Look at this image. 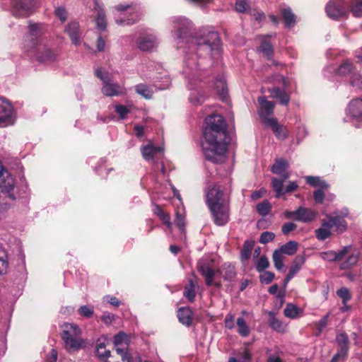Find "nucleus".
Segmentation results:
<instances>
[{
	"label": "nucleus",
	"instance_id": "nucleus-8",
	"mask_svg": "<svg viewBox=\"0 0 362 362\" xmlns=\"http://www.w3.org/2000/svg\"><path fill=\"white\" fill-rule=\"evenodd\" d=\"M115 8L117 11L120 13L129 10V13L132 16V18H124L122 17L116 18L115 21L119 25H132L139 21V19L141 18L140 8L136 5H134L133 4H119L117 5Z\"/></svg>",
	"mask_w": 362,
	"mask_h": 362
},
{
	"label": "nucleus",
	"instance_id": "nucleus-50",
	"mask_svg": "<svg viewBox=\"0 0 362 362\" xmlns=\"http://www.w3.org/2000/svg\"><path fill=\"white\" fill-rule=\"evenodd\" d=\"M78 311L81 316L90 317L93 315V307L90 305H82L78 308Z\"/></svg>",
	"mask_w": 362,
	"mask_h": 362
},
{
	"label": "nucleus",
	"instance_id": "nucleus-43",
	"mask_svg": "<svg viewBox=\"0 0 362 362\" xmlns=\"http://www.w3.org/2000/svg\"><path fill=\"white\" fill-rule=\"evenodd\" d=\"M156 148L152 145H147L141 148V153L143 157L149 160L153 158V155L156 153Z\"/></svg>",
	"mask_w": 362,
	"mask_h": 362
},
{
	"label": "nucleus",
	"instance_id": "nucleus-60",
	"mask_svg": "<svg viewBox=\"0 0 362 362\" xmlns=\"http://www.w3.org/2000/svg\"><path fill=\"white\" fill-rule=\"evenodd\" d=\"M296 228L297 226L292 222L286 223L282 226V233L284 235H288L290 232L296 230Z\"/></svg>",
	"mask_w": 362,
	"mask_h": 362
},
{
	"label": "nucleus",
	"instance_id": "nucleus-48",
	"mask_svg": "<svg viewBox=\"0 0 362 362\" xmlns=\"http://www.w3.org/2000/svg\"><path fill=\"white\" fill-rule=\"evenodd\" d=\"M269 266V262L268 258L265 255H262L258 259L256 264V269L259 272H262L264 271Z\"/></svg>",
	"mask_w": 362,
	"mask_h": 362
},
{
	"label": "nucleus",
	"instance_id": "nucleus-29",
	"mask_svg": "<svg viewBox=\"0 0 362 362\" xmlns=\"http://www.w3.org/2000/svg\"><path fill=\"white\" fill-rule=\"evenodd\" d=\"M327 220L329 221L332 228L336 227L337 230L342 233L346 228V223L343 217L341 216H327Z\"/></svg>",
	"mask_w": 362,
	"mask_h": 362
},
{
	"label": "nucleus",
	"instance_id": "nucleus-20",
	"mask_svg": "<svg viewBox=\"0 0 362 362\" xmlns=\"http://www.w3.org/2000/svg\"><path fill=\"white\" fill-rule=\"evenodd\" d=\"M179 321L184 325L189 327L193 320V313L189 307L180 308L177 311Z\"/></svg>",
	"mask_w": 362,
	"mask_h": 362
},
{
	"label": "nucleus",
	"instance_id": "nucleus-45",
	"mask_svg": "<svg viewBox=\"0 0 362 362\" xmlns=\"http://www.w3.org/2000/svg\"><path fill=\"white\" fill-rule=\"evenodd\" d=\"M95 23L98 29L101 30H105L106 29V19L103 10L101 9L98 11Z\"/></svg>",
	"mask_w": 362,
	"mask_h": 362
},
{
	"label": "nucleus",
	"instance_id": "nucleus-62",
	"mask_svg": "<svg viewBox=\"0 0 362 362\" xmlns=\"http://www.w3.org/2000/svg\"><path fill=\"white\" fill-rule=\"evenodd\" d=\"M225 326L226 328L231 329L234 327V316L228 313L226 315L225 320H224Z\"/></svg>",
	"mask_w": 362,
	"mask_h": 362
},
{
	"label": "nucleus",
	"instance_id": "nucleus-63",
	"mask_svg": "<svg viewBox=\"0 0 362 362\" xmlns=\"http://www.w3.org/2000/svg\"><path fill=\"white\" fill-rule=\"evenodd\" d=\"M175 223L177 226L180 228L181 231H183L185 229V217L180 214L179 212L176 213V218Z\"/></svg>",
	"mask_w": 362,
	"mask_h": 362
},
{
	"label": "nucleus",
	"instance_id": "nucleus-58",
	"mask_svg": "<svg viewBox=\"0 0 362 362\" xmlns=\"http://www.w3.org/2000/svg\"><path fill=\"white\" fill-rule=\"evenodd\" d=\"M351 246L348 245L344 247L339 252H335L336 255V261H340L341 260L345 255H348L351 250Z\"/></svg>",
	"mask_w": 362,
	"mask_h": 362
},
{
	"label": "nucleus",
	"instance_id": "nucleus-3",
	"mask_svg": "<svg viewBox=\"0 0 362 362\" xmlns=\"http://www.w3.org/2000/svg\"><path fill=\"white\" fill-rule=\"evenodd\" d=\"M206 203L216 225L222 226L229 221L228 199L218 185H209L206 190Z\"/></svg>",
	"mask_w": 362,
	"mask_h": 362
},
{
	"label": "nucleus",
	"instance_id": "nucleus-51",
	"mask_svg": "<svg viewBox=\"0 0 362 362\" xmlns=\"http://www.w3.org/2000/svg\"><path fill=\"white\" fill-rule=\"evenodd\" d=\"M275 238V234L272 232L265 231L263 232L259 238V243L262 244H267L272 241Z\"/></svg>",
	"mask_w": 362,
	"mask_h": 362
},
{
	"label": "nucleus",
	"instance_id": "nucleus-41",
	"mask_svg": "<svg viewBox=\"0 0 362 362\" xmlns=\"http://www.w3.org/2000/svg\"><path fill=\"white\" fill-rule=\"evenodd\" d=\"M354 69V66L352 63L349 61H344L338 68L337 74L345 76L349 73H351Z\"/></svg>",
	"mask_w": 362,
	"mask_h": 362
},
{
	"label": "nucleus",
	"instance_id": "nucleus-59",
	"mask_svg": "<svg viewBox=\"0 0 362 362\" xmlns=\"http://www.w3.org/2000/svg\"><path fill=\"white\" fill-rule=\"evenodd\" d=\"M54 13L62 22H64L67 19V12L62 6L57 7L54 11Z\"/></svg>",
	"mask_w": 362,
	"mask_h": 362
},
{
	"label": "nucleus",
	"instance_id": "nucleus-17",
	"mask_svg": "<svg viewBox=\"0 0 362 362\" xmlns=\"http://www.w3.org/2000/svg\"><path fill=\"white\" fill-rule=\"evenodd\" d=\"M288 168V162L283 158H280L276 160L271 170L274 174L279 175V179L287 180L290 177V175L287 171Z\"/></svg>",
	"mask_w": 362,
	"mask_h": 362
},
{
	"label": "nucleus",
	"instance_id": "nucleus-28",
	"mask_svg": "<svg viewBox=\"0 0 362 362\" xmlns=\"http://www.w3.org/2000/svg\"><path fill=\"white\" fill-rule=\"evenodd\" d=\"M361 252L359 250H354L352 253L349 255L346 259L341 264L340 269H347L356 264V263L358 261Z\"/></svg>",
	"mask_w": 362,
	"mask_h": 362
},
{
	"label": "nucleus",
	"instance_id": "nucleus-22",
	"mask_svg": "<svg viewBox=\"0 0 362 362\" xmlns=\"http://www.w3.org/2000/svg\"><path fill=\"white\" fill-rule=\"evenodd\" d=\"M258 51L262 52L268 59H271L274 54V48L267 36L261 37L260 45Z\"/></svg>",
	"mask_w": 362,
	"mask_h": 362
},
{
	"label": "nucleus",
	"instance_id": "nucleus-16",
	"mask_svg": "<svg viewBox=\"0 0 362 362\" xmlns=\"http://www.w3.org/2000/svg\"><path fill=\"white\" fill-rule=\"evenodd\" d=\"M13 108L6 100L0 98V125H7L11 122Z\"/></svg>",
	"mask_w": 362,
	"mask_h": 362
},
{
	"label": "nucleus",
	"instance_id": "nucleus-24",
	"mask_svg": "<svg viewBox=\"0 0 362 362\" xmlns=\"http://www.w3.org/2000/svg\"><path fill=\"white\" fill-rule=\"evenodd\" d=\"M332 226L328 220H323L321 227L315 230V235L318 240H325L328 238L331 232Z\"/></svg>",
	"mask_w": 362,
	"mask_h": 362
},
{
	"label": "nucleus",
	"instance_id": "nucleus-11",
	"mask_svg": "<svg viewBox=\"0 0 362 362\" xmlns=\"http://www.w3.org/2000/svg\"><path fill=\"white\" fill-rule=\"evenodd\" d=\"M33 0H11L13 13L18 18H27L32 13Z\"/></svg>",
	"mask_w": 362,
	"mask_h": 362
},
{
	"label": "nucleus",
	"instance_id": "nucleus-14",
	"mask_svg": "<svg viewBox=\"0 0 362 362\" xmlns=\"http://www.w3.org/2000/svg\"><path fill=\"white\" fill-rule=\"evenodd\" d=\"M138 48L143 52H149L158 46L157 37L149 33L141 35L136 41Z\"/></svg>",
	"mask_w": 362,
	"mask_h": 362
},
{
	"label": "nucleus",
	"instance_id": "nucleus-33",
	"mask_svg": "<svg viewBox=\"0 0 362 362\" xmlns=\"http://www.w3.org/2000/svg\"><path fill=\"white\" fill-rule=\"evenodd\" d=\"M255 243L252 240H246L245 241L243 248L240 252V257L242 261L247 260L252 253V248L254 247Z\"/></svg>",
	"mask_w": 362,
	"mask_h": 362
},
{
	"label": "nucleus",
	"instance_id": "nucleus-21",
	"mask_svg": "<svg viewBox=\"0 0 362 362\" xmlns=\"http://www.w3.org/2000/svg\"><path fill=\"white\" fill-rule=\"evenodd\" d=\"M268 91L269 92L271 97L272 98L279 100L281 105H286L288 104L290 101V95L284 90H281L279 87H274L272 88H269Z\"/></svg>",
	"mask_w": 362,
	"mask_h": 362
},
{
	"label": "nucleus",
	"instance_id": "nucleus-15",
	"mask_svg": "<svg viewBox=\"0 0 362 362\" xmlns=\"http://www.w3.org/2000/svg\"><path fill=\"white\" fill-rule=\"evenodd\" d=\"M65 33L69 36L71 42L78 46L81 43V32L80 30L79 23L76 21L70 22L65 28Z\"/></svg>",
	"mask_w": 362,
	"mask_h": 362
},
{
	"label": "nucleus",
	"instance_id": "nucleus-49",
	"mask_svg": "<svg viewBox=\"0 0 362 362\" xmlns=\"http://www.w3.org/2000/svg\"><path fill=\"white\" fill-rule=\"evenodd\" d=\"M351 85L357 90L362 89V76L358 74H353L350 80Z\"/></svg>",
	"mask_w": 362,
	"mask_h": 362
},
{
	"label": "nucleus",
	"instance_id": "nucleus-5",
	"mask_svg": "<svg viewBox=\"0 0 362 362\" xmlns=\"http://www.w3.org/2000/svg\"><path fill=\"white\" fill-rule=\"evenodd\" d=\"M62 338L69 351H76L81 348L82 341L80 339L81 329L78 325L71 323H65L63 325Z\"/></svg>",
	"mask_w": 362,
	"mask_h": 362
},
{
	"label": "nucleus",
	"instance_id": "nucleus-26",
	"mask_svg": "<svg viewBox=\"0 0 362 362\" xmlns=\"http://www.w3.org/2000/svg\"><path fill=\"white\" fill-rule=\"evenodd\" d=\"M281 14L284 20L285 25L286 27H293L296 23V16L292 12L290 7L281 8Z\"/></svg>",
	"mask_w": 362,
	"mask_h": 362
},
{
	"label": "nucleus",
	"instance_id": "nucleus-52",
	"mask_svg": "<svg viewBox=\"0 0 362 362\" xmlns=\"http://www.w3.org/2000/svg\"><path fill=\"white\" fill-rule=\"evenodd\" d=\"M55 59L54 53L50 49H46L40 57L39 60L40 62H49Z\"/></svg>",
	"mask_w": 362,
	"mask_h": 362
},
{
	"label": "nucleus",
	"instance_id": "nucleus-9",
	"mask_svg": "<svg viewBox=\"0 0 362 362\" xmlns=\"http://www.w3.org/2000/svg\"><path fill=\"white\" fill-rule=\"evenodd\" d=\"M113 344L117 354L121 356L123 362H133L128 352L129 338L125 333L119 332L116 334L113 339Z\"/></svg>",
	"mask_w": 362,
	"mask_h": 362
},
{
	"label": "nucleus",
	"instance_id": "nucleus-1",
	"mask_svg": "<svg viewBox=\"0 0 362 362\" xmlns=\"http://www.w3.org/2000/svg\"><path fill=\"white\" fill-rule=\"evenodd\" d=\"M173 23V37L177 44H188L189 49H194L197 52L194 57L186 59V65L189 71H185L189 82L196 81L197 77L196 71L200 69L201 64L197 62L198 52H204L207 54L219 53V35L217 32L209 31L199 37L195 36L193 23L185 18H176Z\"/></svg>",
	"mask_w": 362,
	"mask_h": 362
},
{
	"label": "nucleus",
	"instance_id": "nucleus-40",
	"mask_svg": "<svg viewBox=\"0 0 362 362\" xmlns=\"http://www.w3.org/2000/svg\"><path fill=\"white\" fill-rule=\"evenodd\" d=\"M214 88L216 90V92L223 98L226 96L227 87L223 78L221 77L215 81Z\"/></svg>",
	"mask_w": 362,
	"mask_h": 362
},
{
	"label": "nucleus",
	"instance_id": "nucleus-25",
	"mask_svg": "<svg viewBox=\"0 0 362 362\" xmlns=\"http://www.w3.org/2000/svg\"><path fill=\"white\" fill-rule=\"evenodd\" d=\"M269 326L276 332L284 333L286 330V325L275 317L273 312L269 313Z\"/></svg>",
	"mask_w": 362,
	"mask_h": 362
},
{
	"label": "nucleus",
	"instance_id": "nucleus-55",
	"mask_svg": "<svg viewBox=\"0 0 362 362\" xmlns=\"http://www.w3.org/2000/svg\"><path fill=\"white\" fill-rule=\"evenodd\" d=\"M337 342L339 345V346H348L349 344V338L346 333L341 332L337 335L336 337Z\"/></svg>",
	"mask_w": 362,
	"mask_h": 362
},
{
	"label": "nucleus",
	"instance_id": "nucleus-39",
	"mask_svg": "<svg viewBox=\"0 0 362 362\" xmlns=\"http://www.w3.org/2000/svg\"><path fill=\"white\" fill-rule=\"evenodd\" d=\"M272 259L276 269L278 270H281L284 268V264L283 262L284 255L281 251L279 250H274L273 252Z\"/></svg>",
	"mask_w": 362,
	"mask_h": 362
},
{
	"label": "nucleus",
	"instance_id": "nucleus-13",
	"mask_svg": "<svg viewBox=\"0 0 362 362\" xmlns=\"http://www.w3.org/2000/svg\"><path fill=\"white\" fill-rule=\"evenodd\" d=\"M327 16L332 19H338L346 13L343 0H331L325 8Z\"/></svg>",
	"mask_w": 362,
	"mask_h": 362
},
{
	"label": "nucleus",
	"instance_id": "nucleus-12",
	"mask_svg": "<svg viewBox=\"0 0 362 362\" xmlns=\"http://www.w3.org/2000/svg\"><path fill=\"white\" fill-rule=\"evenodd\" d=\"M285 180L284 179H279L277 177H273L272 179V186L274 191L276 192V198H280L286 193L294 192L298 187L296 182H290L289 184L284 188Z\"/></svg>",
	"mask_w": 362,
	"mask_h": 362
},
{
	"label": "nucleus",
	"instance_id": "nucleus-30",
	"mask_svg": "<svg viewBox=\"0 0 362 362\" xmlns=\"http://www.w3.org/2000/svg\"><path fill=\"white\" fill-rule=\"evenodd\" d=\"M196 284L192 279L188 280V284L185 286L183 295L190 302L194 300L196 296Z\"/></svg>",
	"mask_w": 362,
	"mask_h": 362
},
{
	"label": "nucleus",
	"instance_id": "nucleus-44",
	"mask_svg": "<svg viewBox=\"0 0 362 362\" xmlns=\"http://www.w3.org/2000/svg\"><path fill=\"white\" fill-rule=\"evenodd\" d=\"M354 16L362 17V0H354L351 9Z\"/></svg>",
	"mask_w": 362,
	"mask_h": 362
},
{
	"label": "nucleus",
	"instance_id": "nucleus-34",
	"mask_svg": "<svg viewBox=\"0 0 362 362\" xmlns=\"http://www.w3.org/2000/svg\"><path fill=\"white\" fill-rule=\"evenodd\" d=\"M136 92L142 95L146 99H150L152 97V90L146 84L140 83L135 86Z\"/></svg>",
	"mask_w": 362,
	"mask_h": 362
},
{
	"label": "nucleus",
	"instance_id": "nucleus-6",
	"mask_svg": "<svg viewBox=\"0 0 362 362\" xmlns=\"http://www.w3.org/2000/svg\"><path fill=\"white\" fill-rule=\"evenodd\" d=\"M95 75L103 83L102 93L106 96H116L122 93V88L117 83H112L107 72L103 71L101 69L95 71Z\"/></svg>",
	"mask_w": 362,
	"mask_h": 362
},
{
	"label": "nucleus",
	"instance_id": "nucleus-31",
	"mask_svg": "<svg viewBox=\"0 0 362 362\" xmlns=\"http://www.w3.org/2000/svg\"><path fill=\"white\" fill-rule=\"evenodd\" d=\"M39 42V37L34 35L27 34L25 36L23 47L27 51H30L35 48Z\"/></svg>",
	"mask_w": 362,
	"mask_h": 362
},
{
	"label": "nucleus",
	"instance_id": "nucleus-23",
	"mask_svg": "<svg viewBox=\"0 0 362 362\" xmlns=\"http://www.w3.org/2000/svg\"><path fill=\"white\" fill-rule=\"evenodd\" d=\"M108 341L104 338H99L96 343V352L99 358L107 359L110 356V351L106 349Z\"/></svg>",
	"mask_w": 362,
	"mask_h": 362
},
{
	"label": "nucleus",
	"instance_id": "nucleus-47",
	"mask_svg": "<svg viewBox=\"0 0 362 362\" xmlns=\"http://www.w3.org/2000/svg\"><path fill=\"white\" fill-rule=\"evenodd\" d=\"M4 253V250L0 246V253ZM8 257L5 255V258L1 257H0V275L6 274L8 272Z\"/></svg>",
	"mask_w": 362,
	"mask_h": 362
},
{
	"label": "nucleus",
	"instance_id": "nucleus-64",
	"mask_svg": "<svg viewBox=\"0 0 362 362\" xmlns=\"http://www.w3.org/2000/svg\"><path fill=\"white\" fill-rule=\"evenodd\" d=\"M272 81H274V82H276V83H279L282 84V86L284 87L287 86L286 80L282 75L275 74L274 76H273L272 77Z\"/></svg>",
	"mask_w": 362,
	"mask_h": 362
},
{
	"label": "nucleus",
	"instance_id": "nucleus-53",
	"mask_svg": "<svg viewBox=\"0 0 362 362\" xmlns=\"http://www.w3.org/2000/svg\"><path fill=\"white\" fill-rule=\"evenodd\" d=\"M115 111L119 115V118L124 119L129 113L130 110L124 105H117L115 106Z\"/></svg>",
	"mask_w": 362,
	"mask_h": 362
},
{
	"label": "nucleus",
	"instance_id": "nucleus-35",
	"mask_svg": "<svg viewBox=\"0 0 362 362\" xmlns=\"http://www.w3.org/2000/svg\"><path fill=\"white\" fill-rule=\"evenodd\" d=\"M305 261V259L303 256H297L293 260L288 272L295 276L299 272Z\"/></svg>",
	"mask_w": 362,
	"mask_h": 362
},
{
	"label": "nucleus",
	"instance_id": "nucleus-54",
	"mask_svg": "<svg viewBox=\"0 0 362 362\" xmlns=\"http://www.w3.org/2000/svg\"><path fill=\"white\" fill-rule=\"evenodd\" d=\"M249 8V4L246 0H237L235 3V9L239 13L246 12Z\"/></svg>",
	"mask_w": 362,
	"mask_h": 362
},
{
	"label": "nucleus",
	"instance_id": "nucleus-57",
	"mask_svg": "<svg viewBox=\"0 0 362 362\" xmlns=\"http://www.w3.org/2000/svg\"><path fill=\"white\" fill-rule=\"evenodd\" d=\"M321 258L324 260L333 262L336 261V255L335 251L329 250L327 252H323L320 254Z\"/></svg>",
	"mask_w": 362,
	"mask_h": 362
},
{
	"label": "nucleus",
	"instance_id": "nucleus-38",
	"mask_svg": "<svg viewBox=\"0 0 362 362\" xmlns=\"http://www.w3.org/2000/svg\"><path fill=\"white\" fill-rule=\"evenodd\" d=\"M236 323L239 334L243 337H247L250 334V329L244 318L238 317Z\"/></svg>",
	"mask_w": 362,
	"mask_h": 362
},
{
	"label": "nucleus",
	"instance_id": "nucleus-36",
	"mask_svg": "<svg viewBox=\"0 0 362 362\" xmlns=\"http://www.w3.org/2000/svg\"><path fill=\"white\" fill-rule=\"evenodd\" d=\"M46 31V28L43 24L41 23H30L29 33L28 34L34 35L36 37H40L43 35Z\"/></svg>",
	"mask_w": 362,
	"mask_h": 362
},
{
	"label": "nucleus",
	"instance_id": "nucleus-7",
	"mask_svg": "<svg viewBox=\"0 0 362 362\" xmlns=\"http://www.w3.org/2000/svg\"><path fill=\"white\" fill-rule=\"evenodd\" d=\"M15 182L9 173L0 164V189L11 202L16 200L13 189Z\"/></svg>",
	"mask_w": 362,
	"mask_h": 362
},
{
	"label": "nucleus",
	"instance_id": "nucleus-61",
	"mask_svg": "<svg viewBox=\"0 0 362 362\" xmlns=\"http://www.w3.org/2000/svg\"><path fill=\"white\" fill-rule=\"evenodd\" d=\"M313 197L316 203L322 204L324 201L325 193L322 189H318L314 192Z\"/></svg>",
	"mask_w": 362,
	"mask_h": 362
},
{
	"label": "nucleus",
	"instance_id": "nucleus-18",
	"mask_svg": "<svg viewBox=\"0 0 362 362\" xmlns=\"http://www.w3.org/2000/svg\"><path fill=\"white\" fill-rule=\"evenodd\" d=\"M347 114L352 120L362 119V99L353 100L349 105Z\"/></svg>",
	"mask_w": 362,
	"mask_h": 362
},
{
	"label": "nucleus",
	"instance_id": "nucleus-2",
	"mask_svg": "<svg viewBox=\"0 0 362 362\" xmlns=\"http://www.w3.org/2000/svg\"><path fill=\"white\" fill-rule=\"evenodd\" d=\"M203 131L202 150L205 158L214 163H221L226 158L230 138L224 118L218 115H209L205 119Z\"/></svg>",
	"mask_w": 362,
	"mask_h": 362
},
{
	"label": "nucleus",
	"instance_id": "nucleus-19",
	"mask_svg": "<svg viewBox=\"0 0 362 362\" xmlns=\"http://www.w3.org/2000/svg\"><path fill=\"white\" fill-rule=\"evenodd\" d=\"M315 217L316 213L313 210L300 206L297 209L296 220L303 223H308L313 221Z\"/></svg>",
	"mask_w": 362,
	"mask_h": 362
},
{
	"label": "nucleus",
	"instance_id": "nucleus-46",
	"mask_svg": "<svg viewBox=\"0 0 362 362\" xmlns=\"http://www.w3.org/2000/svg\"><path fill=\"white\" fill-rule=\"evenodd\" d=\"M337 296L341 298L342 300V303L344 305L346 304V303L351 300V295L349 291L348 288H345V287H343V288H341L340 289H339L337 291Z\"/></svg>",
	"mask_w": 362,
	"mask_h": 362
},
{
	"label": "nucleus",
	"instance_id": "nucleus-32",
	"mask_svg": "<svg viewBox=\"0 0 362 362\" xmlns=\"http://www.w3.org/2000/svg\"><path fill=\"white\" fill-rule=\"evenodd\" d=\"M298 247V243L297 242L291 240L283 245L279 250L281 251L282 254L293 255L296 252Z\"/></svg>",
	"mask_w": 362,
	"mask_h": 362
},
{
	"label": "nucleus",
	"instance_id": "nucleus-37",
	"mask_svg": "<svg viewBox=\"0 0 362 362\" xmlns=\"http://www.w3.org/2000/svg\"><path fill=\"white\" fill-rule=\"evenodd\" d=\"M300 309L292 303H288L284 310V314L286 317L294 319L296 318L299 314Z\"/></svg>",
	"mask_w": 362,
	"mask_h": 362
},
{
	"label": "nucleus",
	"instance_id": "nucleus-4",
	"mask_svg": "<svg viewBox=\"0 0 362 362\" xmlns=\"http://www.w3.org/2000/svg\"><path fill=\"white\" fill-rule=\"evenodd\" d=\"M199 272L204 277L205 283L207 286H214L219 288L221 287V281H215V275L219 273L226 281H231L236 276V271L234 265L230 263H224L221 267L215 271L206 263H199L197 266Z\"/></svg>",
	"mask_w": 362,
	"mask_h": 362
},
{
	"label": "nucleus",
	"instance_id": "nucleus-27",
	"mask_svg": "<svg viewBox=\"0 0 362 362\" xmlns=\"http://www.w3.org/2000/svg\"><path fill=\"white\" fill-rule=\"evenodd\" d=\"M268 122L269 123L265 125L272 128L273 132L278 139L284 140L287 138V133L283 130L282 126L278 123L276 119H271Z\"/></svg>",
	"mask_w": 362,
	"mask_h": 362
},
{
	"label": "nucleus",
	"instance_id": "nucleus-10",
	"mask_svg": "<svg viewBox=\"0 0 362 362\" xmlns=\"http://www.w3.org/2000/svg\"><path fill=\"white\" fill-rule=\"evenodd\" d=\"M257 100L259 105L258 114L264 124H268L269 120L276 119L274 117H271L274 112L275 103L267 100L264 96L259 97Z\"/></svg>",
	"mask_w": 362,
	"mask_h": 362
},
{
	"label": "nucleus",
	"instance_id": "nucleus-56",
	"mask_svg": "<svg viewBox=\"0 0 362 362\" xmlns=\"http://www.w3.org/2000/svg\"><path fill=\"white\" fill-rule=\"evenodd\" d=\"M274 278V274L271 272H264L260 275V281L266 284H270Z\"/></svg>",
	"mask_w": 362,
	"mask_h": 362
},
{
	"label": "nucleus",
	"instance_id": "nucleus-42",
	"mask_svg": "<svg viewBox=\"0 0 362 362\" xmlns=\"http://www.w3.org/2000/svg\"><path fill=\"white\" fill-rule=\"evenodd\" d=\"M271 204L267 200H264L257 205V212L263 216H267L271 211Z\"/></svg>",
	"mask_w": 362,
	"mask_h": 362
}]
</instances>
